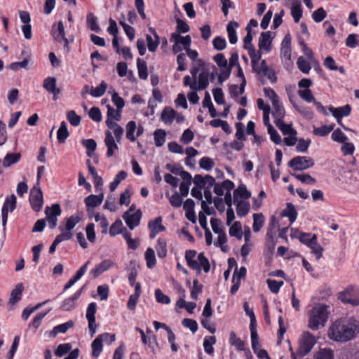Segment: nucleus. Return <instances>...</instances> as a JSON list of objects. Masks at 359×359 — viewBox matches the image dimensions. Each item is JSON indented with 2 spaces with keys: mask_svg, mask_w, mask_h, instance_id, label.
<instances>
[{
  "mask_svg": "<svg viewBox=\"0 0 359 359\" xmlns=\"http://www.w3.org/2000/svg\"><path fill=\"white\" fill-rule=\"evenodd\" d=\"M359 332V323L353 317L341 318L330 327L328 337L337 342H347L353 339Z\"/></svg>",
  "mask_w": 359,
  "mask_h": 359,
  "instance_id": "obj_1",
  "label": "nucleus"
},
{
  "mask_svg": "<svg viewBox=\"0 0 359 359\" xmlns=\"http://www.w3.org/2000/svg\"><path fill=\"white\" fill-rule=\"evenodd\" d=\"M196 251L194 250H188L185 252V259L187 265L193 270H196L198 274L201 273V269L205 273H208L210 270V265L208 259L205 257L204 253L201 252L198 255L197 259Z\"/></svg>",
  "mask_w": 359,
  "mask_h": 359,
  "instance_id": "obj_2",
  "label": "nucleus"
},
{
  "mask_svg": "<svg viewBox=\"0 0 359 359\" xmlns=\"http://www.w3.org/2000/svg\"><path fill=\"white\" fill-rule=\"evenodd\" d=\"M316 343V340L312 334L304 332L299 339L297 352H292V358L302 359L311 351Z\"/></svg>",
  "mask_w": 359,
  "mask_h": 359,
  "instance_id": "obj_3",
  "label": "nucleus"
},
{
  "mask_svg": "<svg viewBox=\"0 0 359 359\" xmlns=\"http://www.w3.org/2000/svg\"><path fill=\"white\" fill-rule=\"evenodd\" d=\"M328 109L332 116L336 118L337 123L341 126L345 130L355 133L353 129L345 126L342 123L344 117L348 116L351 112V107L350 104H346L342 107H334L330 106Z\"/></svg>",
  "mask_w": 359,
  "mask_h": 359,
  "instance_id": "obj_4",
  "label": "nucleus"
},
{
  "mask_svg": "<svg viewBox=\"0 0 359 359\" xmlns=\"http://www.w3.org/2000/svg\"><path fill=\"white\" fill-rule=\"evenodd\" d=\"M339 299L344 304L355 306L359 305V290L354 287H348L339 294Z\"/></svg>",
  "mask_w": 359,
  "mask_h": 359,
  "instance_id": "obj_5",
  "label": "nucleus"
},
{
  "mask_svg": "<svg viewBox=\"0 0 359 359\" xmlns=\"http://www.w3.org/2000/svg\"><path fill=\"white\" fill-rule=\"evenodd\" d=\"M314 164V161L311 157L298 156L289 161L288 166L294 170H304L312 168Z\"/></svg>",
  "mask_w": 359,
  "mask_h": 359,
  "instance_id": "obj_6",
  "label": "nucleus"
},
{
  "mask_svg": "<svg viewBox=\"0 0 359 359\" xmlns=\"http://www.w3.org/2000/svg\"><path fill=\"white\" fill-rule=\"evenodd\" d=\"M29 202L35 212H39L43 204V193L39 187L34 186L30 191Z\"/></svg>",
  "mask_w": 359,
  "mask_h": 359,
  "instance_id": "obj_7",
  "label": "nucleus"
},
{
  "mask_svg": "<svg viewBox=\"0 0 359 359\" xmlns=\"http://www.w3.org/2000/svg\"><path fill=\"white\" fill-rule=\"evenodd\" d=\"M81 220V216L79 213L74 214L69 217L65 218L64 224H60L58 227L61 232L66 231L71 232V231L76 226V225Z\"/></svg>",
  "mask_w": 359,
  "mask_h": 359,
  "instance_id": "obj_8",
  "label": "nucleus"
},
{
  "mask_svg": "<svg viewBox=\"0 0 359 359\" xmlns=\"http://www.w3.org/2000/svg\"><path fill=\"white\" fill-rule=\"evenodd\" d=\"M114 265H116V264L111 259H104L101 263L95 265V266L90 270V275H91L93 278H96Z\"/></svg>",
  "mask_w": 359,
  "mask_h": 359,
  "instance_id": "obj_9",
  "label": "nucleus"
},
{
  "mask_svg": "<svg viewBox=\"0 0 359 359\" xmlns=\"http://www.w3.org/2000/svg\"><path fill=\"white\" fill-rule=\"evenodd\" d=\"M141 217L142 212L140 210H137L135 213H133V215H129L128 212H124L123 215V219L130 230L134 229L139 225Z\"/></svg>",
  "mask_w": 359,
  "mask_h": 359,
  "instance_id": "obj_10",
  "label": "nucleus"
},
{
  "mask_svg": "<svg viewBox=\"0 0 359 359\" xmlns=\"http://www.w3.org/2000/svg\"><path fill=\"white\" fill-rule=\"evenodd\" d=\"M161 223V217H158L155 219L149 222L148 228L150 231V238H154L158 233L165 230V227Z\"/></svg>",
  "mask_w": 359,
  "mask_h": 359,
  "instance_id": "obj_11",
  "label": "nucleus"
},
{
  "mask_svg": "<svg viewBox=\"0 0 359 359\" xmlns=\"http://www.w3.org/2000/svg\"><path fill=\"white\" fill-rule=\"evenodd\" d=\"M328 320V316H309L308 327L312 330L323 327Z\"/></svg>",
  "mask_w": 359,
  "mask_h": 359,
  "instance_id": "obj_12",
  "label": "nucleus"
},
{
  "mask_svg": "<svg viewBox=\"0 0 359 359\" xmlns=\"http://www.w3.org/2000/svg\"><path fill=\"white\" fill-rule=\"evenodd\" d=\"M104 144L107 148V156L108 158L111 157L114 154V151L117 150L118 147L110 130L105 131Z\"/></svg>",
  "mask_w": 359,
  "mask_h": 359,
  "instance_id": "obj_13",
  "label": "nucleus"
},
{
  "mask_svg": "<svg viewBox=\"0 0 359 359\" xmlns=\"http://www.w3.org/2000/svg\"><path fill=\"white\" fill-rule=\"evenodd\" d=\"M24 290L22 283H18L11 292L10 299L8 302V306L12 308L22 298V294Z\"/></svg>",
  "mask_w": 359,
  "mask_h": 359,
  "instance_id": "obj_14",
  "label": "nucleus"
},
{
  "mask_svg": "<svg viewBox=\"0 0 359 359\" xmlns=\"http://www.w3.org/2000/svg\"><path fill=\"white\" fill-rule=\"evenodd\" d=\"M181 177L183 179V182L180 185V195L183 197H185L189 194V187L192 181V177L189 172L187 171H182L181 173Z\"/></svg>",
  "mask_w": 359,
  "mask_h": 359,
  "instance_id": "obj_15",
  "label": "nucleus"
},
{
  "mask_svg": "<svg viewBox=\"0 0 359 359\" xmlns=\"http://www.w3.org/2000/svg\"><path fill=\"white\" fill-rule=\"evenodd\" d=\"M149 31L154 36V39L149 34H147L146 41L147 43L148 49L150 52H154L160 43V38L156 32V29L153 27H149Z\"/></svg>",
  "mask_w": 359,
  "mask_h": 359,
  "instance_id": "obj_16",
  "label": "nucleus"
},
{
  "mask_svg": "<svg viewBox=\"0 0 359 359\" xmlns=\"http://www.w3.org/2000/svg\"><path fill=\"white\" fill-rule=\"evenodd\" d=\"M83 288L76 292L71 297L63 301L61 305V309L63 311H71L76 306V300L81 294Z\"/></svg>",
  "mask_w": 359,
  "mask_h": 359,
  "instance_id": "obj_17",
  "label": "nucleus"
},
{
  "mask_svg": "<svg viewBox=\"0 0 359 359\" xmlns=\"http://www.w3.org/2000/svg\"><path fill=\"white\" fill-rule=\"evenodd\" d=\"M52 32L56 41L59 42L64 41L65 45L68 43V40L65 37V28L62 21L58 22L57 25L53 26Z\"/></svg>",
  "mask_w": 359,
  "mask_h": 359,
  "instance_id": "obj_18",
  "label": "nucleus"
},
{
  "mask_svg": "<svg viewBox=\"0 0 359 359\" xmlns=\"http://www.w3.org/2000/svg\"><path fill=\"white\" fill-rule=\"evenodd\" d=\"M43 87L50 93L53 94L54 100L55 96L60 93V90L56 88V79L55 77H47L43 81Z\"/></svg>",
  "mask_w": 359,
  "mask_h": 359,
  "instance_id": "obj_19",
  "label": "nucleus"
},
{
  "mask_svg": "<svg viewBox=\"0 0 359 359\" xmlns=\"http://www.w3.org/2000/svg\"><path fill=\"white\" fill-rule=\"evenodd\" d=\"M271 32L270 31L262 32L259 39V49L269 51L271 50Z\"/></svg>",
  "mask_w": 359,
  "mask_h": 359,
  "instance_id": "obj_20",
  "label": "nucleus"
},
{
  "mask_svg": "<svg viewBox=\"0 0 359 359\" xmlns=\"http://www.w3.org/2000/svg\"><path fill=\"white\" fill-rule=\"evenodd\" d=\"M272 116L275 121H279L283 119L285 116V111L280 100L272 104Z\"/></svg>",
  "mask_w": 359,
  "mask_h": 359,
  "instance_id": "obj_21",
  "label": "nucleus"
},
{
  "mask_svg": "<svg viewBox=\"0 0 359 359\" xmlns=\"http://www.w3.org/2000/svg\"><path fill=\"white\" fill-rule=\"evenodd\" d=\"M103 198V193L98 195L90 194L85 198L84 202L88 208H95L102 204Z\"/></svg>",
  "mask_w": 359,
  "mask_h": 359,
  "instance_id": "obj_22",
  "label": "nucleus"
},
{
  "mask_svg": "<svg viewBox=\"0 0 359 359\" xmlns=\"http://www.w3.org/2000/svg\"><path fill=\"white\" fill-rule=\"evenodd\" d=\"M239 24L236 21H230L226 26L228 38L231 44L236 43L238 41L236 29L238 27Z\"/></svg>",
  "mask_w": 359,
  "mask_h": 359,
  "instance_id": "obj_23",
  "label": "nucleus"
},
{
  "mask_svg": "<svg viewBox=\"0 0 359 359\" xmlns=\"http://www.w3.org/2000/svg\"><path fill=\"white\" fill-rule=\"evenodd\" d=\"M170 40L172 42H179L180 45L184 46V50L188 49L191 43V39L189 35L182 36L179 33H172Z\"/></svg>",
  "mask_w": 359,
  "mask_h": 359,
  "instance_id": "obj_24",
  "label": "nucleus"
},
{
  "mask_svg": "<svg viewBox=\"0 0 359 359\" xmlns=\"http://www.w3.org/2000/svg\"><path fill=\"white\" fill-rule=\"evenodd\" d=\"M176 114L177 112L172 108L165 107L161 112V118L164 123L170 125L173 122Z\"/></svg>",
  "mask_w": 359,
  "mask_h": 359,
  "instance_id": "obj_25",
  "label": "nucleus"
},
{
  "mask_svg": "<svg viewBox=\"0 0 359 359\" xmlns=\"http://www.w3.org/2000/svg\"><path fill=\"white\" fill-rule=\"evenodd\" d=\"M281 216L288 217L290 224H292L297 217V212L294 205L290 203H287L286 208L281 212Z\"/></svg>",
  "mask_w": 359,
  "mask_h": 359,
  "instance_id": "obj_26",
  "label": "nucleus"
},
{
  "mask_svg": "<svg viewBox=\"0 0 359 359\" xmlns=\"http://www.w3.org/2000/svg\"><path fill=\"white\" fill-rule=\"evenodd\" d=\"M74 323L72 320H69L65 323L56 325L50 331L49 336L50 337H55L59 333H65L69 328L74 326Z\"/></svg>",
  "mask_w": 359,
  "mask_h": 359,
  "instance_id": "obj_27",
  "label": "nucleus"
},
{
  "mask_svg": "<svg viewBox=\"0 0 359 359\" xmlns=\"http://www.w3.org/2000/svg\"><path fill=\"white\" fill-rule=\"evenodd\" d=\"M275 124L285 135H297V131L292 128L291 125L284 123L283 119L279 121H275Z\"/></svg>",
  "mask_w": 359,
  "mask_h": 359,
  "instance_id": "obj_28",
  "label": "nucleus"
},
{
  "mask_svg": "<svg viewBox=\"0 0 359 359\" xmlns=\"http://www.w3.org/2000/svg\"><path fill=\"white\" fill-rule=\"evenodd\" d=\"M107 126L110 129L112 130L114 134V136L116 139V141L118 142H120L121 137L123 136L124 130L123 128L120 126L118 124H117L116 122H111V121H105Z\"/></svg>",
  "mask_w": 359,
  "mask_h": 359,
  "instance_id": "obj_29",
  "label": "nucleus"
},
{
  "mask_svg": "<svg viewBox=\"0 0 359 359\" xmlns=\"http://www.w3.org/2000/svg\"><path fill=\"white\" fill-rule=\"evenodd\" d=\"M312 244L309 245V248L313 254H315L316 259H319L323 256V248L318 243V238L316 234H313Z\"/></svg>",
  "mask_w": 359,
  "mask_h": 359,
  "instance_id": "obj_30",
  "label": "nucleus"
},
{
  "mask_svg": "<svg viewBox=\"0 0 359 359\" xmlns=\"http://www.w3.org/2000/svg\"><path fill=\"white\" fill-rule=\"evenodd\" d=\"M69 136V133L67 129V123L65 121H62L57 132V141L60 144L64 143Z\"/></svg>",
  "mask_w": 359,
  "mask_h": 359,
  "instance_id": "obj_31",
  "label": "nucleus"
},
{
  "mask_svg": "<svg viewBox=\"0 0 359 359\" xmlns=\"http://www.w3.org/2000/svg\"><path fill=\"white\" fill-rule=\"evenodd\" d=\"M156 250L159 258L163 259L167 255V243L164 238H158L156 245Z\"/></svg>",
  "mask_w": 359,
  "mask_h": 359,
  "instance_id": "obj_32",
  "label": "nucleus"
},
{
  "mask_svg": "<svg viewBox=\"0 0 359 359\" xmlns=\"http://www.w3.org/2000/svg\"><path fill=\"white\" fill-rule=\"evenodd\" d=\"M107 120L106 121L115 122V121H118L121 118V112L122 111L119 109H114L110 105H107Z\"/></svg>",
  "mask_w": 359,
  "mask_h": 359,
  "instance_id": "obj_33",
  "label": "nucleus"
},
{
  "mask_svg": "<svg viewBox=\"0 0 359 359\" xmlns=\"http://www.w3.org/2000/svg\"><path fill=\"white\" fill-rule=\"evenodd\" d=\"M209 86L208 73L202 72L198 75V83L196 82V90H201L207 88Z\"/></svg>",
  "mask_w": 359,
  "mask_h": 359,
  "instance_id": "obj_34",
  "label": "nucleus"
},
{
  "mask_svg": "<svg viewBox=\"0 0 359 359\" xmlns=\"http://www.w3.org/2000/svg\"><path fill=\"white\" fill-rule=\"evenodd\" d=\"M86 24L88 29L95 32H99L100 28L97 24V18L93 13H89L86 16Z\"/></svg>",
  "mask_w": 359,
  "mask_h": 359,
  "instance_id": "obj_35",
  "label": "nucleus"
},
{
  "mask_svg": "<svg viewBox=\"0 0 359 359\" xmlns=\"http://www.w3.org/2000/svg\"><path fill=\"white\" fill-rule=\"evenodd\" d=\"M137 67L138 70V75L141 79H147L148 77L147 65L144 60L140 58L137 60Z\"/></svg>",
  "mask_w": 359,
  "mask_h": 359,
  "instance_id": "obj_36",
  "label": "nucleus"
},
{
  "mask_svg": "<svg viewBox=\"0 0 359 359\" xmlns=\"http://www.w3.org/2000/svg\"><path fill=\"white\" fill-rule=\"evenodd\" d=\"M144 258L146 260L147 266L149 269H152L156 265V259L155 257V252L151 248L147 249L144 253Z\"/></svg>",
  "mask_w": 359,
  "mask_h": 359,
  "instance_id": "obj_37",
  "label": "nucleus"
},
{
  "mask_svg": "<svg viewBox=\"0 0 359 359\" xmlns=\"http://www.w3.org/2000/svg\"><path fill=\"white\" fill-rule=\"evenodd\" d=\"M102 347L103 345L101 337L97 336L91 344L92 356L93 358H97L102 351Z\"/></svg>",
  "mask_w": 359,
  "mask_h": 359,
  "instance_id": "obj_38",
  "label": "nucleus"
},
{
  "mask_svg": "<svg viewBox=\"0 0 359 359\" xmlns=\"http://www.w3.org/2000/svg\"><path fill=\"white\" fill-rule=\"evenodd\" d=\"M216 343V337L215 336H206L203 341V347L205 351L212 355L214 353L213 344Z\"/></svg>",
  "mask_w": 359,
  "mask_h": 359,
  "instance_id": "obj_39",
  "label": "nucleus"
},
{
  "mask_svg": "<svg viewBox=\"0 0 359 359\" xmlns=\"http://www.w3.org/2000/svg\"><path fill=\"white\" fill-rule=\"evenodd\" d=\"M166 133L163 129H157L154 133L155 145L160 147L163 145L165 142Z\"/></svg>",
  "mask_w": 359,
  "mask_h": 359,
  "instance_id": "obj_40",
  "label": "nucleus"
},
{
  "mask_svg": "<svg viewBox=\"0 0 359 359\" xmlns=\"http://www.w3.org/2000/svg\"><path fill=\"white\" fill-rule=\"evenodd\" d=\"M20 159V154L18 153L8 154L4 158L3 165L4 167H9L11 165L17 163Z\"/></svg>",
  "mask_w": 359,
  "mask_h": 359,
  "instance_id": "obj_41",
  "label": "nucleus"
},
{
  "mask_svg": "<svg viewBox=\"0 0 359 359\" xmlns=\"http://www.w3.org/2000/svg\"><path fill=\"white\" fill-rule=\"evenodd\" d=\"M229 344L235 346L238 351L244 350V342L237 337L235 332L231 331L229 335Z\"/></svg>",
  "mask_w": 359,
  "mask_h": 359,
  "instance_id": "obj_42",
  "label": "nucleus"
},
{
  "mask_svg": "<svg viewBox=\"0 0 359 359\" xmlns=\"http://www.w3.org/2000/svg\"><path fill=\"white\" fill-rule=\"evenodd\" d=\"M16 207V197L14 194H11L9 197L6 198L1 210H6L8 212H13Z\"/></svg>",
  "mask_w": 359,
  "mask_h": 359,
  "instance_id": "obj_43",
  "label": "nucleus"
},
{
  "mask_svg": "<svg viewBox=\"0 0 359 359\" xmlns=\"http://www.w3.org/2000/svg\"><path fill=\"white\" fill-rule=\"evenodd\" d=\"M82 144L86 149L87 156L91 157L97 147L96 142L93 139H86L82 140Z\"/></svg>",
  "mask_w": 359,
  "mask_h": 359,
  "instance_id": "obj_44",
  "label": "nucleus"
},
{
  "mask_svg": "<svg viewBox=\"0 0 359 359\" xmlns=\"http://www.w3.org/2000/svg\"><path fill=\"white\" fill-rule=\"evenodd\" d=\"M126 138L129 140L130 142H135L136 140V137L134 135L135 131L137 128L136 123L133 121H129L126 124Z\"/></svg>",
  "mask_w": 359,
  "mask_h": 359,
  "instance_id": "obj_45",
  "label": "nucleus"
},
{
  "mask_svg": "<svg viewBox=\"0 0 359 359\" xmlns=\"http://www.w3.org/2000/svg\"><path fill=\"white\" fill-rule=\"evenodd\" d=\"M107 88V84L102 81L99 86L95 88L92 87L90 90V95L94 97H100L102 96Z\"/></svg>",
  "mask_w": 359,
  "mask_h": 359,
  "instance_id": "obj_46",
  "label": "nucleus"
},
{
  "mask_svg": "<svg viewBox=\"0 0 359 359\" xmlns=\"http://www.w3.org/2000/svg\"><path fill=\"white\" fill-rule=\"evenodd\" d=\"M278 326L279 329L278 330V340L281 341L283 338V335L286 332L288 327L287 320H285L284 318L282 316H279Z\"/></svg>",
  "mask_w": 359,
  "mask_h": 359,
  "instance_id": "obj_47",
  "label": "nucleus"
},
{
  "mask_svg": "<svg viewBox=\"0 0 359 359\" xmlns=\"http://www.w3.org/2000/svg\"><path fill=\"white\" fill-rule=\"evenodd\" d=\"M334 127V125L332 124L330 126H323L321 127L314 128L313 133L317 136L325 137L333 130Z\"/></svg>",
  "mask_w": 359,
  "mask_h": 359,
  "instance_id": "obj_48",
  "label": "nucleus"
},
{
  "mask_svg": "<svg viewBox=\"0 0 359 359\" xmlns=\"http://www.w3.org/2000/svg\"><path fill=\"white\" fill-rule=\"evenodd\" d=\"M250 210V204L243 201H238L236 205V212L239 217H245Z\"/></svg>",
  "mask_w": 359,
  "mask_h": 359,
  "instance_id": "obj_49",
  "label": "nucleus"
},
{
  "mask_svg": "<svg viewBox=\"0 0 359 359\" xmlns=\"http://www.w3.org/2000/svg\"><path fill=\"white\" fill-rule=\"evenodd\" d=\"M123 225L120 219H116L110 226L109 234L111 236H115L121 233L123 231Z\"/></svg>",
  "mask_w": 359,
  "mask_h": 359,
  "instance_id": "obj_50",
  "label": "nucleus"
},
{
  "mask_svg": "<svg viewBox=\"0 0 359 359\" xmlns=\"http://www.w3.org/2000/svg\"><path fill=\"white\" fill-rule=\"evenodd\" d=\"M62 210L58 203H55L51 207H46L45 214L46 216L57 217L61 215Z\"/></svg>",
  "mask_w": 359,
  "mask_h": 359,
  "instance_id": "obj_51",
  "label": "nucleus"
},
{
  "mask_svg": "<svg viewBox=\"0 0 359 359\" xmlns=\"http://www.w3.org/2000/svg\"><path fill=\"white\" fill-rule=\"evenodd\" d=\"M276 244V241L274 238V233L272 231L271 229H269L266 235L265 245L266 248L269 250V251L272 252L274 250Z\"/></svg>",
  "mask_w": 359,
  "mask_h": 359,
  "instance_id": "obj_52",
  "label": "nucleus"
},
{
  "mask_svg": "<svg viewBox=\"0 0 359 359\" xmlns=\"http://www.w3.org/2000/svg\"><path fill=\"white\" fill-rule=\"evenodd\" d=\"M298 69L304 74H308L311 70V65L302 56L298 57L297 61Z\"/></svg>",
  "mask_w": 359,
  "mask_h": 359,
  "instance_id": "obj_53",
  "label": "nucleus"
},
{
  "mask_svg": "<svg viewBox=\"0 0 359 359\" xmlns=\"http://www.w3.org/2000/svg\"><path fill=\"white\" fill-rule=\"evenodd\" d=\"M312 314H330V306L325 304L319 303L314 306Z\"/></svg>",
  "mask_w": 359,
  "mask_h": 359,
  "instance_id": "obj_54",
  "label": "nucleus"
},
{
  "mask_svg": "<svg viewBox=\"0 0 359 359\" xmlns=\"http://www.w3.org/2000/svg\"><path fill=\"white\" fill-rule=\"evenodd\" d=\"M264 224V217L262 214L253 215L252 229L255 232H259Z\"/></svg>",
  "mask_w": 359,
  "mask_h": 359,
  "instance_id": "obj_55",
  "label": "nucleus"
},
{
  "mask_svg": "<svg viewBox=\"0 0 359 359\" xmlns=\"http://www.w3.org/2000/svg\"><path fill=\"white\" fill-rule=\"evenodd\" d=\"M226 235L224 231L218 233V238L217 241L215 243V245L217 247H219L221 250L226 252L229 250V248L226 245H224V244L226 243Z\"/></svg>",
  "mask_w": 359,
  "mask_h": 359,
  "instance_id": "obj_56",
  "label": "nucleus"
},
{
  "mask_svg": "<svg viewBox=\"0 0 359 359\" xmlns=\"http://www.w3.org/2000/svg\"><path fill=\"white\" fill-rule=\"evenodd\" d=\"M250 192L248 191L246 189V187L243 184L239 185L233 193L234 198H236L238 196H239L242 198L248 199L250 197Z\"/></svg>",
  "mask_w": 359,
  "mask_h": 359,
  "instance_id": "obj_57",
  "label": "nucleus"
},
{
  "mask_svg": "<svg viewBox=\"0 0 359 359\" xmlns=\"http://www.w3.org/2000/svg\"><path fill=\"white\" fill-rule=\"evenodd\" d=\"M267 131L270 135V138L272 142L276 144H280L281 143L282 140L280 135L271 124H269Z\"/></svg>",
  "mask_w": 359,
  "mask_h": 359,
  "instance_id": "obj_58",
  "label": "nucleus"
},
{
  "mask_svg": "<svg viewBox=\"0 0 359 359\" xmlns=\"http://www.w3.org/2000/svg\"><path fill=\"white\" fill-rule=\"evenodd\" d=\"M293 176L304 184L312 185L316 182V179L309 174H293Z\"/></svg>",
  "mask_w": 359,
  "mask_h": 359,
  "instance_id": "obj_59",
  "label": "nucleus"
},
{
  "mask_svg": "<svg viewBox=\"0 0 359 359\" xmlns=\"http://www.w3.org/2000/svg\"><path fill=\"white\" fill-rule=\"evenodd\" d=\"M291 15L295 22H299L302 17V10L301 8V4L299 1L296 5H293L291 8Z\"/></svg>",
  "mask_w": 359,
  "mask_h": 359,
  "instance_id": "obj_60",
  "label": "nucleus"
},
{
  "mask_svg": "<svg viewBox=\"0 0 359 359\" xmlns=\"http://www.w3.org/2000/svg\"><path fill=\"white\" fill-rule=\"evenodd\" d=\"M212 45L215 50H222L226 47V41L224 37L217 36L213 39Z\"/></svg>",
  "mask_w": 359,
  "mask_h": 359,
  "instance_id": "obj_61",
  "label": "nucleus"
},
{
  "mask_svg": "<svg viewBox=\"0 0 359 359\" xmlns=\"http://www.w3.org/2000/svg\"><path fill=\"white\" fill-rule=\"evenodd\" d=\"M332 139L334 142L344 143L348 140V137L339 128H337L332 133Z\"/></svg>",
  "mask_w": 359,
  "mask_h": 359,
  "instance_id": "obj_62",
  "label": "nucleus"
},
{
  "mask_svg": "<svg viewBox=\"0 0 359 359\" xmlns=\"http://www.w3.org/2000/svg\"><path fill=\"white\" fill-rule=\"evenodd\" d=\"M359 35L357 34H349L346 39V46L348 48H354L359 46Z\"/></svg>",
  "mask_w": 359,
  "mask_h": 359,
  "instance_id": "obj_63",
  "label": "nucleus"
},
{
  "mask_svg": "<svg viewBox=\"0 0 359 359\" xmlns=\"http://www.w3.org/2000/svg\"><path fill=\"white\" fill-rule=\"evenodd\" d=\"M333 351L328 348L321 349L316 354V359H333Z\"/></svg>",
  "mask_w": 359,
  "mask_h": 359,
  "instance_id": "obj_64",
  "label": "nucleus"
}]
</instances>
